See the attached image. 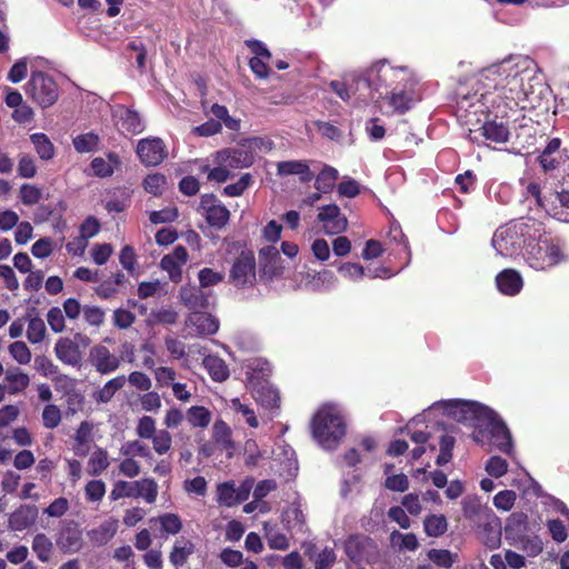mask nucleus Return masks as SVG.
Wrapping results in <instances>:
<instances>
[{"instance_id":"56","label":"nucleus","mask_w":569,"mask_h":569,"mask_svg":"<svg viewBox=\"0 0 569 569\" xmlns=\"http://www.w3.org/2000/svg\"><path fill=\"white\" fill-rule=\"evenodd\" d=\"M42 197L41 189L34 184L24 183L20 188V200L26 206H33Z\"/></svg>"},{"instance_id":"32","label":"nucleus","mask_w":569,"mask_h":569,"mask_svg":"<svg viewBox=\"0 0 569 569\" xmlns=\"http://www.w3.org/2000/svg\"><path fill=\"white\" fill-rule=\"evenodd\" d=\"M204 218L209 226L220 230L228 224L230 220V211L220 202L213 208H209L208 212L204 213Z\"/></svg>"},{"instance_id":"7","label":"nucleus","mask_w":569,"mask_h":569,"mask_svg":"<svg viewBox=\"0 0 569 569\" xmlns=\"http://www.w3.org/2000/svg\"><path fill=\"white\" fill-rule=\"evenodd\" d=\"M26 93L41 108H48L58 100L59 88L52 77L42 71H33L26 84Z\"/></svg>"},{"instance_id":"34","label":"nucleus","mask_w":569,"mask_h":569,"mask_svg":"<svg viewBox=\"0 0 569 569\" xmlns=\"http://www.w3.org/2000/svg\"><path fill=\"white\" fill-rule=\"evenodd\" d=\"M217 501L220 506L234 507L239 505L236 485L233 481H226L217 487Z\"/></svg>"},{"instance_id":"4","label":"nucleus","mask_w":569,"mask_h":569,"mask_svg":"<svg viewBox=\"0 0 569 569\" xmlns=\"http://www.w3.org/2000/svg\"><path fill=\"white\" fill-rule=\"evenodd\" d=\"M311 433L326 450H335L346 436L343 417L330 406L320 408L312 417Z\"/></svg>"},{"instance_id":"16","label":"nucleus","mask_w":569,"mask_h":569,"mask_svg":"<svg viewBox=\"0 0 569 569\" xmlns=\"http://www.w3.org/2000/svg\"><path fill=\"white\" fill-rule=\"evenodd\" d=\"M301 548L303 555L313 562L315 569H330L337 561V553L331 547L319 550L316 542L308 540L302 542Z\"/></svg>"},{"instance_id":"23","label":"nucleus","mask_w":569,"mask_h":569,"mask_svg":"<svg viewBox=\"0 0 569 569\" xmlns=\"http://www.w3.org/2000/svg\"><path fill=\"white\" fill-rule=\"evenodd\" d=\"M196 546L194 543L184 538L180 537L173 543V547L169 555V561L174 568L182 567L189 559V557L194 552Z\"/></svg>"},{"instance_id":"64","label":"nucleus","mask_w":569,"mask_h":569,"mask_svg":"<svg viewBox=\"0 0 569 569\" xmlns=\"http://www.w3.org/2000/svg\"><path fill=\"white\" fill-rule=\"evenodd\" d=\"M113 326L119 329H128L136 320V315L128 309L118 308L113 311Z\"/></svg>"},{"instance_id":"26","label":"nucleus","mask_w":569,"mask_h":569,"mask_svg":"<svg viewBox=\"0 0 569 569\" xmlns=\"http://www.w3.org/2000/svg\"><path fill=\"white\" fill-rule=\"evenodd\" d=\"M202 363L213 381L222 382L229 378V368L221 358L209 355L203 358Z\"/></svg>"},{"instance_id":"8","label":"nucleus","mask_w":569,"mask_h":569,"mask_svg":"<svg viewBox=\"0 0 569 569\" xmlns=\"http://www.w3.org/2000/svg\"><path fill=\"white\" fill-rule=\"evenodd\" d=\"M90 342V338L81 332L74 333L73 339L61 337L57 340L54 346L56 357L64 365L79 367L82 361L80 345L88 347Z\"/></svg>"},{"instance_id":"60","label":"nucleus","mask_w":569,"mask_h":569,"mask_svg":"<svg viewBox=\"0 0 569 569\" xmlns=\"http://www.w3.org/2000/svg\"><path fill=\"white\" fill-rule=\"evenodd\" d=\"M47 321L51 330L60 333L66 329L63 311L59 307H52L47 313Z\"/></svg>"},{"instance_id":"14","label":"nucleus","mask_w":569,"mask_h":569,"mask_svg":"<svg viewBox=\"0 0 569 569\" xmlns=\"http://www.w3.org/2000/svg\"><path fill=\"white\" fill-rule=\"evenodd\" d=\"M89 360L100 375L114 372L121 365V359L102 345H96L91 348Z\"/></svg>"},{"instance_id":"46","label":"nucleus","mask_w":569,"mask_h":569,"mask_svg":"<svg viewBox=\"0 0 569 569\" xmlns=\"http://www.w3.org/2000/svg\"><path fill=\"white\" fill-rule=\"evenodd\" d=\"M167 186V178L162 173L148 174L143 180V188L147 192L159 197Z\"/></svg>"},{"instance_id":"62","label":"nucleus","mask_w":569,"mask_h":569,"mask_svg":"<svg viewBox=\"0 0 569 569\" xmlns=\"http://www.w3.org/2000/svg\"><path fill=\"white\" fill-rule=\"evenodd\" d=\"M9 352L12 358L21 365H27L31 360V352L23 341H14L9 346Z\"/></svg>"},{"instance_id":"29","label":"nucleus","mask_w":569,"mask_h":569,"mask_svg":"<svg viewBox=\"0 0 569 569\" xmlns=\"http://www.w3.org/2000/svg\"><path fill=\"white\" fill-rule=\"evenodd\" d=\"M127 378L123 375L110 379L100 390L94 393V399L101 403L109 402L116 392L124 387Z\"/></svg>"},{"instance_id":"33","label":"nucleus","mask_w":569,"mask_h":569,"mask_svg":"<svg viewBox=\"0 0 569 569\" xmlns=\"http://www.w3.org/2000/svg\"><path fill=\"white\" fill-rule=\"evenodd\" d=\"M120 127L123 131L138 134L143 130V123L139 113L131 109H126L120 116Z\"/></svg>"},{"instance_id":"41","label":"nucleus","mask_w":569,"mask_h":569,"mask_svg":"<svg viewBox=\"0 0 569 569\" xmlns=\"http://www.w3.org/2000/svg\"><path fill=\"white\" fill-rule=\"evenodd\" d=\"M413 98L406 90H391L389 104L399 113H405L412 107Z\"/></svg>"},{"instance_id":"15","label":"nucleus","mask_w":569,"mask_h":569,"mask_svg":"<svg viewBox=\"0 0 569 569\" xmlns=\"http://www.w3.org/2000/svg\"><path fill=\"white\" fill-rule=\"evenodd\" d=\"M249 382L252 388L253 397L261 407L270 410L280 408L279 391L271 386L268 380L259 381L256 380L253 376L249 378Z\"/></svg>"},{"instance_id":"61","label":"nucleus","mask_w":569,"mask_h":569,"mask_svg":"<svg viewBox=\"0 0 569 569\" xmlns=\"http://www.w3.org/2000/svg\"><path fill=\"white\" fill-rule=\"evenodd\" d=\"M428 558L439 567L451 568L455 559L452 553L447 549H430Z\"/></svg>"},{"instance_id":"54","label":"nucleus","mask_w":569,"mask_h":569,"mask_svg":"<svg viewBox=\"0 0 569 569\" xmlns=\"http://www.w3.org/2000/svg\"><path fill=\"white\" fill-rule=\"evenodd\" d=\"M485 469L489 476L500 478L507 473L508 463L500 456H492L487 461Z\"/></svg>"},{"instance_id":"38","label":"nucleus","mask_w":569,"mask_h":569,"mask_svg":"<svg viewBox=\"0 0 569 569\" xmlns=\"http://www.w3.org/2000/svg\"><path fill=\"white\" fill-rule=\"evenodd\" d=\"M109 465L108 452L102 448H98L89 458L88 472L91 476H99L107 470Z\"/></svg>"},{"instance_id":"53","label":"nucleus","mask_w":569,"mask_h":569,"mask_svg":"<svg viewBox=\"0 0 569 569\" xmlns=\"http://www.w3.org/2000/svg\"><path fill=\"white\" fill-rule=\"evenodd\" d=\"M120 452L126 456V457H134V456H139V457H142V458H150L151 457V452L148 448L147 445L140 442L139 440H132V441H128L126 442L121 449H120Z\"/></svg>"},{"instance_id":"50","label":"nucleus","mask_w":569,"mask_h":569,"mask_svg":"<svg viewBox=\"0 0 569 569\" xmlns=\"http://www.w3.org/2000/svg\"><path fill=\"white\" fill-rule=\"evenodd\" d=\"M559 207H555V218L562 222H569V190L562 189L556 192Z\"/></svg>"},{"instance_id":"43","label":"nucleus","mask_w":569,"mask_h":569,"mask_svg":"<svg viewBox=\"0 0 569 569\" xmlns=\"http://www.w3.org/2000/svg\"><path fill=\"white\" fill-rule=\"evenodd\" d=\"M137 481L128 482L119 480L114 483L113 489L110 492L111 500H118L120 498H139L137 493Z\"/></svg>"},{"instance_id":"31","label":"nucleus","mask_w":569,"mask_h":569,"mask_svg":"<svg viewBox=\"0 0 569 569\" xmlns=\"http://www.w3.org/2000/svg\"><path fill=\"white\" fill-rule=\"evenodd\" d=\"M338 180V171L333 167L325 166V168L317 174L315 188L322 193L330 192Z\"/></svg>"},{"instance_id":"27","label":"nucleus","mask_w":569,"mask_h":569,"mask_svg":"<svg viewBox=\"0 0 569 569\" xmlns=\"http://www.w3.org/2000/svg\"><path fill=\"white\" fill-rule=\"evenodd\" d=\"M4 381L10 395H17L23 391L30 382L29 376L23 373L19 368L10 369L7 371Z\"/></svg>"},{"instance_id":"18","label":"nucleus","mask_w":569,"mask_h":569,"mask_svg":"<svg viewBox=\"0 0 569 569\" xmlns=\"http://www.w3.org/2000/svg\"><path fill=\"white\" fill-rule=\"evenodd\" d=\"M496 284L502 295L513 297L522 290L523 279L517 270L508 268L496 276Z\"/></svg>"},{"instance_id":"20","label":"nucleus","mask_w":569,"mask_h":569,"mask_svg":"<svg viewBox=\"0 0 569 569\" xmlns=\"http://www.w3.org/2000/svg\"><path fill=\"white\" fill-rule=\"evenodd\" d=\"M277 174L279 176H299V180L302 183L310 182L315 176L310 170V167L305 160H289L281 161L277 164Z\"/></svg>"},{"instance_id":"49","label":"nucleus","mask_w":569,"mask_h":569,"mask_svg":"<svg viewBox=\"0 0 569 569\" xmlns=\"http://www.w3.org/2000/svg\"><path fill=\"white\" fill-rule=\"evenodd\" d=\"M46 336V326L42 319L34 317L29 320L27 328L28 340L36 345L41 342Z\"/></svg>"},{"instance_id":"1","label":"nucleus","mask_w":569,"mask_h":569,"mask_svg":"<svg viewBox=\"0 0 569 569\" xmlns=\"http://www.w3.org/2000/svg\"><path fill=\"white\" fill-rule=\"evenodd\" d=\"M532 60L527 57H509L487 69L489 74H506V83L495 87V94L517 114L522 110L541 108L547 87L533 74Z\"/></svg>"},{"instance_id":"57","label":"nucleus","mask_w":569,"mask_h":569,"mask_svg":"<svg viewBox=\"0 0 569 569\" xmlns=\"http://www.w3.org/2000/svg\"><path fill=\"white\" fill-rule=\"evenodd\" d=\"M83 318L92 327H100L104 322L106 312L98 306H84Z\"/></svg>"},{"instance_id":"13","label":"nucleus","mask_w":569,"mask_h":569,"mask_svg":"<svg viewBox=\"0 0 569 569\" xmlns=\"http://www.w3.org/2000/svg\"><path fill=\"white\" fill-rule=\"evenodd\" d=\"M56 542L63 553L78 552L83 546L82 530L76 521H68L59 530Z\"/></svg>"},{"instance_id":"51","label":"nucleus","mask_w":569,"mask_h":569,"mask_svg":"<svg viewBox=\"0 0 569 569\" xmlns=\"http://www.w3.org/2000/svg\"><path fill=\"white\" fill-rule=\"evenodd\" d=\"M151 441L153 450L158 455H164L171 448L172 437L167 429H161L151 438Z\"/></svg>"},{"instance_id":"5","label":"nucleus","mask_w":569,"mask_h":569,"mask_svg":"<svg viewBox=\"0 0 569 569\" xmlns=\"http://www.w3.org/2000/svg\"><path fill=\"white\" fill-rule=\"evenodd\" d=\"M408 80L406 68H395L386 60L373 63L363 71V74L355 78L357 84L363 83L368 91H379L380 89L398 90L401 82ZM356 90H359L357 86Z\"/></svg>"},{"instance_id":"48","label":"nucleus","mask_w":569,"mask_h":569,"mask_svg":"<svg viewBox=\"0 0 569 569\" xmlns=\"http://www.w3.org/2000/svg\"><path fill=\"white\" fill-rule=\"evenodd\" d=\"M520 184L525 188L523 196L526 198H533L538 208L546 207L542 198V188L539 181L520 179Z\"/></svg>"},{"instance_id":"58","label":"nucleus","mask_w":569,"mask_h":569,"mask_svg":"<svg viewBox=\"0 0 569 569\" xmlns=\"http://www.w3.org/2000/svg\"><path fill=\"white\" fill-rule=\"evenodd\" d=\"M104 493L106 483L102 480H90L84 487V495L88 501H100Z\"/></svg>"},{"instance_id":"45","label":"nucleus","mask_w":569,"mask_h":569,"mask_svg":"<svg viewBox=\"0 0 569 569\" xmlns=\"http://www.w3.org/2000/svg\"><path fill=\"white\" fill-rule=\"evenodd\" d=\"M456 439L450 435H442L439 441V455L436 459L438 466H445L452 459Z\"/></svg>"},{"instance_id":"21","label":"nucleus","mask_w":569,"mask_h":569,"mask_svg":"<svg viewBox=\"0 0 569 569\" xmlns=\"http://www.w3.org/2000/svg\"><path fill=\"white\" fill-rule=\"evenodd\" d=\"M107 159L96 157L91 160L90 167L93 176L98 178H109L113 174L114 170L121 167V159L116 152H108Z\"/></svg>"},{"instance_id":"12","label":"nucleus","mask_w":569,"mask_h":569,"mask_svg":"<svg viewBox=\"0 0 569 569\" xmlns=\"http://www.w3.org/2000/svg\"><path fill=\"white\" fill-rule=\"evenodd\" d=\"M317 220L322 223L327 234H340L348 228V220L336 203L320 208Z\"/></svg>"},{"instance_id":"3","label":"nucleus","mask_w":569,"mask_h":569,"mask_svg":"<svg viewBox=\"0 0 569 569\" xmlns=\"http://www.w3.org/2000/svg\"><path fill=\"white\" fill-rule=\"evenodd\" d=\"M481 103L487 108L486 120L479 129L481 136L489 143H506L510 138V123L516 121L517 113L491 91L481 94Z\"/></svg>"},{"instance_id":"25","label":"nucleus","mask_w":569,"mask_h":569,"mask_svg":"<svg viewBox=\"0 0 569 569\" xmlns=\"http://www.w3.org/2000/svg\"><path fill=\"white\" fill-rule=\"evenodd\" d=\"M118 530V521L116 519H109L102 522L98 528H94L88 532V536L97 546H103L108 543Z\"/></svg>"},{"instance_id":"63","label":"nucleus","mask_w":569,"mask_h":569,"mask_svg":"<svg viewBox=\"0 0 569 569\" xmlns=\"http://www.w3.org/2000/svg\"><path fill=\"white\" fill-rule=\"evenodd\" d=\"M200 287L207 288L216 286L223 281L224 276L221 272L214 271L211 268H203L198 273Z\"/></svg>"},{"instance_id":"24","label":"nucleus","mask_w":569,"mask_h":569,"mask_svg":"<svg viewBox=\"0 0 569 569\" xmlns=\"http://www.w3.org/2000/svg\"><path fill=\"white\" fill-rule=\"evenodd\" d=\"M179 296L181 302L193 311H198L199 309H207L209 305L207 296L200 288L197 287H181Z\"/></svg>"},{"instance_id":"42","label":"nucleus","mask_w":569,"mask_h":569,"mask_svg":"<svg viewBox=\"0 0 569 569\" xmlns=\"http://www.w3.org/2000/svg\"><path fill=\"white\" fill-rule=\"evenodd\" d=\"M137 493L139 498H143L146 502L153 503L158 497V485L152 478H143L137 480Z\"/></svg>"},{"instance_id":"52","label":"nucleus","mask_w":569,"mask_h":569,"mask_svg":"<svg viewBox=\"0 0 569 569\" xmlns=\"http://www.w3.org/2000/svg\"><path fill=\"white\" fill-rule=\"evenodd\" d=\"M180 262L174 261L171 257H168L167 254L162 257L160 260V267L162 270L168 272L169 279L178 283L182 280V267Z\"/></svg>"},{"instance_id":"35","label":"nucleus","mask_w":569,"mask_h":569,"mask_svg":"<svg viewBox=\"0 0 569 569\" xmlns=\"http://www.w3.org/2000/svg\"><path fill=\"white\" fill-rule=\"evenodd\" d=\"M30 140L42 160H50L54 156V146L44 133H33Z\"/></svg>"},{"instance_id":"30","label":"nucleus","mask_w":569,"mask_h":569,"mask_svg":"<svg viewBox=\"0 0 569 569\" xmlns=\"http://www.w3.org/2000/svg\"><path fill=\"white\" fill-rule=\"evenodd\" d=\"M232 432L230 427L223 420H217L212 427V439L219 446H221L226 450H231L234 448V443L232 441Z\"/></svg>"},{"instance_id":"40","label":"nucleus","mask_w":569,"mask_h":569,"mask_svg":"<svg viewBox=\"0 0 569 569\" xmlns=\"http://www.w3.org/2000/svg\"><path fill=\"white\" fill-rule=\"evenodd\" d=\"M73 147L80 153L92 152L98 149L100 138L93 132L82 133L73 138Z\"/></svg>"},{"instance_id":"19","label":"nucleus","mask_w":569,"mask_h":569,"mask_svg":"<svg viewBox=\"0 0 569 569\" xmlns=\"http://www.w3.org/2000/svg\"><path fill=\"white\" fill-rule=\"evenodd\" d=\"M186 325L200 336L213 335L219 329V321L212 315L199 310L188 316Z\"/></svg>"},{"instance_id":"36","label":"nucleus","mask_w":569,"mask_h":569,"mask_svg":"<svg viewBox=\"0 0 569 569\" xmlns=\"http://www.w3.org/2000/svg\"><path fill=\"white\" fill-rule=\"evenodd\" d=\"M425 532L429 537H440L448 529L447 518L443 515L427 516L423 521Z\"/></svg>"},{"instance_id":"17","label":"nucleus","mask_w":569,"mask_h":569,"mask_svg":"<svg viewBox=\"0 0 569 569\" xmlns=\"http://www.w3.org/2000/svg\"><path fill=\"white\" fill-rule=\"evenodd\" d=\"M39 510L34 505H20L8 519V528L12 531L30 529L37 521Z\"/></svg>"},{"instance_id":"6","label":"nucleus","mask_w":569,"mask_h":569,"mask_svg":"<svg viewBox=\"0 0 569 569\" xmlns=\"http://www.w3.org/2000/svg\"><path fill=\"white\" fill-rule=\"evenodd\" d=\"M228 281L237 289L254 287L257 282V261L252 250L242 249L233 259Z\"/></svg>"},{"instance_id":"55","label":"nucleus","mask_w":569,"mask_h":569,"mask_svg":"<svg viewBox=\"0 0 569 569\" xmlns=\"http://www.w3.org/2000/svg\"><path fill=\"white\" fill-rule=\"evenodd\" d=\"M42 422L47 429H54L61 422V411L56 405H47L42 411Z\"/></svg>"},{"instance_id":"44","label":"nucleus","mask_w":569,"mask_h":569,"mask_svg":"<svg viewBox=\"0 0 569 569\" xmlns=\"http://www.w3.org/2000/svg\"><path fill=\"white\" fill-rule=\"evenodd\" d=\"M154 520L160 523L161 530L167 535H177L182 529L181 518L177 513L167 512L160 515Z\"/></svg>"},{"instance_id":"47","label":"nucleus","mask_w":569,"mask_h":569,"mask_svg":"<svg viewBox=\"0 0 569 569\" xmlns=\"http://www.w3.org/2000/svg\"><path fill=\"white\" fill-rule=\"evenodd\" d=\"M252 174L249 172L243 173L237 182L226 186L222 193L228 197H240L252 184Z\"/></svg>"},{"instance_id":"22","label":"nucleus","mask_w":569,"mask_h":569,"mask_svg":"<svg viewBox=\"0 0 569 569\" xmlns=\"http://www.w3.org/2000/svg\"><path fill=\"white\" fill-rule=\"evenodd\" d=\"M220 156L229 167L234 169L248 168L254 161L253 152L242 148L226 149L220 152Z\"/></svg>"},{"instance_id":"28","label":"nucleus","mask_w":569,"mask_h":569,"mask_svg":"<svg viewBox=\"0 0 569 569\" xmlns=\"http://www.w3.org/2000/svg\"><path fill=\"white\" fill-rule=\"evenodd\" d=\"M131 203L130 192L126 188L116 189L110 199L106 201L104 208L108 212H123Z\"/></svg>"},{"instance_id":"10","label":"nucleus","mask_w":569,"mask_h":569,"mask_svg":"<svg viewBox=\"0 0 569 569\" xmlns=\"http://www.w3.org/2000/svg\"><path fill=\"white\" fill-rule=\"evenodd\" d=\"M284 267L278 249L267 246L259 250V278L262 282L282 277Z\"/></svg>"},{"instance_id":"37","label":"nucleus","mask_w":569,"mask_h":569,"mask_svg":"<svg viewBox=\"0 0 569 569\" xmlns=\"http://www.w3.org/2000/svg\"><path fill=\"white\" fill-rule=\"evenodd\" d=\"M187 420L194 428H206L211 421V412L202 406H193L187 411Z\"/></svg>"},{"instance_id":"9","label":"nucleus","mask_w":569,"mask_h":569,"mask_svg":"<svg viewBox=\"0 0 569 569\" xmlns=\"http://www.w3.org/2000/svg\"><path fill=\"white\" fill-rule=\"evenodd\" d=\"M565 260L560 246L545 242L543 246L535 244L527 251V261L536 270L552 268Z\"/></svg>"},{"instance_id":"2","label":"nucleus","mask_w":569,"mask_h":569,"mask_svg":"<svg viewBox=\"0 0 569 569\" xmlns=\"http://www.w3.org/2000/svg\"><path fill=\"white\" fill-rule=\"evenodd\" d=\"M448 412L458 422L475 427L471 437L477 443L488 442L502 453H512L511 432L505 421L491 408L476 401L452 400L448 403Z\"/></svg>"},{"instance_id":"11","label":"nucleus","mask_w":569,"mask_h":569,"mask_svg":"<svg viewBox=\"0 0 569 569\" xmlns=\"http://www.w3.org/2000/svg\"><path fill=\"white\" fill-rule=\"evenodd\" d=\"M136 152L147 167L158 166L167 158L166 146L160 138L141 139L137 144Z\"/></svg>"},{"instance_id":"39","label":"nucleus","mask_w":569,"mask_h":569,"mask_svg":"<svg viewBox=\"0 0 569 569\" xmlns=\"http://www.w3.org/2000/svg\"><path fill=\"white\" fill-rule=\"evenodd\" d=\"M52 542L44 533H37L32 540V550L38 559L48 562L52 553Z\"/></svg>"},{"instance_id":"59","label":"nucleus","mask_w":569,"mask_h":569,"mask_svg":"<svg viewBox=\"0 0 569 569\" xmlns=\"http://www.w3.org/2000/svg\"><path fill=\"white\" fill-rule=\"evenodd\" d=\"M136 432L142 439H151L158 432L156 429V420L150 416L141 417L138 421Z\"/></svg>"}]
</instances>
